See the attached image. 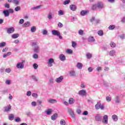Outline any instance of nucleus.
Returning a JSON list of instances; mask_svg holds the SVG:
<instances>
[{"label":"nucleus","mask_w":125,"mask_h":125,"mask_svg":"<svg viewBox=\"0 0 125 125\" xmlns=\"http://www.w3.org/2000/svg\"><path fill=\"white\" fill-rule=\"evenodd\" d=\"M20 1V0H13V2L15 4H16L18 5V4H19V2Z\"/></svg>","instance_id":"a19ab883"},{"label":"nucleus","mask_w":125,"mask_h":125,"mask_svg":"<svg viewBox=\"0 0 125 125\" xmlns=\"http://www.w3.org/2000/svg\"><path fill=\"white\" fill-rule=\"evenodd\" d=\"M31 105L32 107H36L37 106V102L33 101L31 103Z\"/></svg>","instance_id":"49530a36"},{"label":"nucleus","mask_w":125,"mask_h":125,"mask_svg":"<svg viewBox=\"0 0 125 125\" xmlns=\"http://www.w3.org/2000/svg\"><path fill=\"white\" fill-rule=\"evenodd\" d=\"M19 37V34H14L12 35V39H17Z\"/></svg>","instance_id":"c9c22d12"},{"label":"nucleus","mask_w":125,"mask_h":125,"mask_svg":"<svg viewBox=\"0 0 125 125\" xmlns=\"http://www.w3.org/2000/svg\"><path fill=\"white\" fill-rule=\"evenodd\" d=\"M32 95L33 97H34V98H38L39 96V95H38L37 93H32Z\"/></svg>","instance_id":"3c124183"},{"label":"nucleus","mask_w":125,"mask_h":125,"mask_svg":"<svg viewBox=\"0 0 125 125\" xmlns=\"http://www.w3.org/2000/svg\"><path fill=\"white\" fill-rule=\"evenodd\" d=\"M88 13V11H87L82 10L80 14L82 16H85V15H86V14H87Z\"/></svg>","instance_id":"b1692460"},{"label":"nucleus","mask_w":125,"mask_h":125,"mask_svg":"<svg viewBox=\"0 0 125 125\" xmlns=\"http://www.w3.org/2000/svg\"><path fill=\"white\" fill-rule=\"evenodd\" d=\"M59 59L61 61H65L66 60V57L63 54H61L59 56Z\"/></svg>","instance_id":"4468645a"},{"label":"nucleus","mask_w":125,"mask_h":125,"mask_svg":"<svg viewBox=\"0 0 125 125\" xmlns=\"http://www.w3.org/2000/svg\"><path fill=\"white\" fill-rule=\"evenodd\" d=\"M10 110H11V105L10 104L4 107V112L8 113V112H10Z\"/></svg>","instance_id":"9b49d317"},{"label":"nucleus","mask_w":125,"mask_h":125,"mask_svg":"<svg viewBox=\"0 0 125 125\" xmlns=\"http://www.w3.org/2000/svg\"><path fill=\"white\" fill-rule=\"evenodd\" d=\"M86 56L88 59H90L92 57V55L89 53H87L86 54Z\"/></svg>","instance_id":"e433bc0d"},{"label":"nucleus","mask_w":125,"mask_h":125,"mask_svg":"<svg viewBox=\"0 0 125 125\" xmlns=\"http://www.w3.org/2000/svg\"><path fill=\"white\" fill-rule=\"evenodd\" d=\"M7 50H8V47H6L2 49V52H6V51H7Z\"/></svg>","instance_id":"6e6d98bb"},{"label":"nucleus","mask_w":125,"mask_h":125,"mask_svg":"<svg viewBox=\"0 0 125 125\" xmlns=\"http://www.w3.org/2000/svg\"><path fill=\"white\" fill-rule=\"evenodd\" d=\"M72 47H76V46H77V43H76V42H72Z\"/></svg>","instance_id":"5fc2aeb1"},{"label":"nucleus","mask_w":125,"mask_h":125,"mask_svg":"<svg viewBox=\"0 0 125 125\" xmlns=\"http://www.w3.org/2000/svg\"><path fill=\"white\" fill-rule=\"evenodd\" d=\"M31 78L32 80H33V81H35V82H38V81H39V79L38 78V77L35 75H32L31 76Z\"/></svg>","instance_id":"2f4dec72"},{"label":"nucleus","mask_w":125,"mask_h":125,"mask_svg":"<svg viewBox=\"0 0 125 125\" xmlns=\"http://www.w3.org/2000/svg\"><path fill=\"white\" fill-rule=\"evenodd\" d=\"M11 55V52H8L6 54H4L3 55V58H6V57Z\"/></svg>","instance_id":"c756f323"},{"label":"nucleus","mask_w":125,"mask_h":125,"mask_svg":"<svg viewBox=\"0 0 125 125\" xmlns=\"http://www.w3.org/2000/svg\"><path fill=\"white\" fill-rule=\"evenodd\" d=\"M88 42H95V39L92 36H90L88 38Z\"/></svg>","instance_id":"4be33fe9"},{"label":"nucleus","mask_w":125,"mask_h":125,"mask_svg":"<svg viewBox=\"0 0 125 125\" xmlns=\"http://www.w3.org/2000/svg\"><path fill=\"white\" fill-rule=\"evenodd\" d=\"M58 26L59 28H62L63 27V24L61 22H59L58 24Z\"/></svg>","instance_id":"052dcab7"},{"label":"nucleus","mask_w":125,"mask_h":125,"mask_svg":"<svg viewBox=\"0 0 125 125\" xmlns=\"http://www.w3.org/2000/svg\"><path fill=\"white\" fill-rule=\"evenodd\" d=\"M78 34L80 35V36H83V31L82 29L79 30L78 31Z\"/></svg>","instance_id":"09e8293b"},{"label":"nucleus","mask_w":125,"mask_h":125,"mask_svg":"<svg viewBox=\"0 0 125 125\" xmlns=\"http://www.w3.org/2000/svg\"><path fill=\"white\" fill-rule=\"evenodd\" d=\"M6 45V42H0V48H2V47H4Z\"/></svg>","instance_id":"7c9ffc66"},{"label":"nucleus","mask_w":125,"mask_h":125,"mask_svg":"<svg viewBox=\"0 0 125 125\" xmlns=\"http://www.w3.org/2000/svg\"><path fill=\"white\" fill-rule=\"evenodd\" d=\"M51 32L53 36L59 37L60 40H62V39H63V37L61 36V34L60 33V32L59 31L56 30H53L51 31Z\"/></svg>","instance_id":"f03ea898"},{"label":"nucleus","mask_w":125,"mask_h":125,"mask_svg":"<svg viewBox=\"0 0 125 125\" xmlns=\"http://www.w3.org/2000/svg\"><path fill=\"white\" fill-rule=\"evenodd\" d=\"M42 34L44 35V36H45L46 35H47V30H44L43 31V32H42Z\"/></svg>","instance_id":"13d9d810"},{"label":"nucleus","mask_w":125,"mask_h":125,"mask_svg":"<svg viewBox=\"0 0 125 125\" xmlns=\"http://www.w3.org/2000/svg\"><path fill=\"white\" fill-rule=\"evenodd\" d=\"M4 7H6V8H9L10 7V6H9V4L5 3L4 4Z\"/></svg>","instance_id":"69168bd1"},{"label":"nucleus","mask_w":125,"mask_h":125,"mask_svg":"<svg viewBox=\"0 0 125 125\" xmlns=\"http://www.w3.org/2000/svg\"><path fill=\"white\" fill-rule=\"evenodd\" d=\"M97 6L99 9H103L104 8V4L101 1H99L97 3Z\"/></svg>","instance_id":"423d86ee"},{"label":"nucleus","mask_w":125,"mask_h":125,"mask_svg":"<svg viewBox=\"0 0 125 125\" xmlns=\"http://www.w3.org/2000/svg\"><path fill=\"white\" fill-rule=\"evenodd\" d=\"M36 31H37V27L36 26H33L31 27L30 32H31V33H35Z\"/></svg>","instance_id":"393cba45"},{"label":"nucleus","mask_w":125,"mask_h":125,"mask_svg":"<svg viewBox=\"0 0 125 125\" xmlns=\"http://www.w3.org/2000/svg\"><path fill=\"white\" fill-rule=\"evenodd\" d=\"M63 79H64V77L60 76V77L56 79L55 81H56V83H61V82H62V81H63Z\"/></svg>","instance_id":"f8f14e48"},{"label":"nucleus","mask_w":125,"mask_h":125,"mask_svg":"<svg viewBox=\"0 0 125 125\" xmlns=\"http://www.w3.org/2000/svg\"><path fill=\"white\" fill-rule=\"evenodd\" d=\"M70 9L73 11H75V10H77V6L75 5H70Z\"/></svg>","instance_id":"6ab92c4d"},{"label":"nucleus","mask_w":125,"mask_h":125,"mask_svg":"<svg viewBox=\"0 0 125 125\" xmlns=\"http://www.w3.org/2000/svg\"><path fill=\"white\" fill-rule=\"evenodd\" d=\"M24 21V19H21V20H20L19 23H20V24H23Z\"/></svg>","instance_id":"0e129e2a"},{"label":"nucleus","mask_w":125,"mask_h":125,"mask_svg":"<svg viewBox=\"0 0 125 125\" xmlns=\"http://www.w3.org/2000/svg\"><path fill=\"white\" fill-rule=\"evenodd\" d=\"M53 63H54V59L53 58H50L48 60L47 64L49 67H52Z\"/></svg>","instance_id":"0eeeda50"},{"label":"nucleus","mask_w":125,"mask_h":125,"mask_svg":"<svg viewBox=\"0 0 125 125\" xmlns=\"http://www.w3.org/2000/svg\"><path fill=\"white\" fill-rule=\"evenodd\" d=\"M31 94H32V92H31V91H28L27 92V93H26L27 96H31Z\"/></svg>","instance_id":"680f3d73"},{"label":"nucleus","mask_w":125,"mask_h":125,"mask_svg":"<svg viewBox=\"0 0 125 125\" xmlns=\"http://www.w3.org/2000/svg\"><path fill=\"white\" fill-rule=\"evenodd\" d=\"M70 0H65L63 2L64 5H66L67 4H69L70 3Z\"/></svg>","instance_id":"de8ad7c7"},{"label":"nucleus","mask_w":125,"mask_h":125,"mask_svg":"<svg viewBox=\"0 0 125 125\" xmlns=\"http://www.w3.org/2000/svg\"><path fill=\"white\" fill-rule=\"evenodd\" d=\"M88 71L89 73L92 72V71H93V69H92V67H89L88 68Z\"/></svg>","instance_id":"338daca9"},{"label":"nucleus","mask_w":125,"mask_h":125,"mask_svg":"<svg viewBox=\"0 0 125 125\" xmlns=\"http://www.w3.org/2000/svg\"><path fill=\"white\" fill-rule=\"evenodd\" d=\"M42 8V5H40L37 6L32 7L31 9V10H39V9H41Z\"/></svg>","instance_id":"ddd939ff"},{"label":"nucleus","mask_w":125,"mask_h":125,"mask_svg":"<svg viewBox=\"0 0 125 125\" xmlns=\"http://www.w3.org/2000/svg\"><path fill=\"white\" fill-rule=\"evenodd\" d=\"M113 121H114V122H117L118 121V116L116 115H112V117Z\"/></svg>","instance_id":"473e14b6"},{"label":"nucleus","mask_w":125,"mask_h":125,"mask_svg":"<svg viewBox=\"0 0 125 125\" xmlns=\"http://www.w3.org/2000/svg\"><path fill=\"white\" fill-rule=\"evenodd\" d=\"M60 123L61 125H66V122L63 119H62L60 121Z\"/></svg>","instance_id":"79ce46f5"},{"label":"nucleus","mask_w":125,"mask_h":125,"mask_svg":"<svg viewBox=\"0 0 125 125\" xmlns=\"http://www.w3.org/2000/svg\"><path fill=\"white\" fill-rule=\"evenodd\" d=\"M53 112V110L52 109H48L45 111V113L47 115H51Z\"/></svg>","instance_id":"5701e85b"},{"label":"nucleus","mask_w":125,"mask_h":125,"mask_svg":"<svg viewBox=\"0 0 125 125\" xmlns=\"http://www.w3.org/2000/svg\"><path fill=\"white\" fill-rule=\"evenodd\" d=\"M58 116V115L57 113H56V114L53 115L51 117V120H52V121H55V120H56V118H57Z\"/></svg>","instance_id":"cd10ccee"},{"label":"nucleus","mask_w":125,"mask_h":125,"mask_svg":"<svg viewBox=\"0 0 125 125\" xmlns=\"http://www.w3.org/2000/svg\"><path fill=\"white\" fill-rule=\"evenodd\" d=\"M8 119L10 121H13L14 120V115L13 114H9Z\"/></svg>","instance_id":"bb28decb"},{"label":"nucleus","mask_w":125,"mask_h":125,"mask_svg":"<svg viewBox=\"0 0 125 125\" xmlns=\"http://www.w3.org/2000/svg\"><path fill=\"white\" fill-rule=\"evenodd\" d=\"M30 25L31 22H30V21H26L23 24L22 27L23 28H28V27H30Z\"/></svg>","instance_id":"dca6fc26"},{"label":"nucleus","mask_w":125,"mask_h":125,"mask_svg":"<svg viewBox=\"0 0 125 125\" xmlns=\"http://www.w3.org/2000/svg\"><path fill=\"white\" fill-rule=\"evenodd\" d=\"M106 100L107 102H110L111 101V97L107 96L106 97Z\"/></svg>","instance_id":"bf43d9fd"},{"label":"nucleus","mask_w":125,"mask_h":125,"mask_svg":"<svg viewBox=\"0 0 125 125\" xmlns=\"http://www.w3.org/2000/svg\"><path fill=\"white\" fill-rule=\"evenodd\" d=\"M47 18L48 19H49V20L52 19V13L51 12L49 13L47 16Z\"/></svg>","instance_id":"4c0bfd02"},{"label":"nucleus","mask_w":125,"mask_h":125,"mask_svg":"<svg viewBox=\"0 0 125 125\" xmlns=\"http://www.w3.org/2000/svg\"><path fill=\"white\" fill-rule=\"evenodd\" d=\"M32 46H34V51L36 53H39L40 51H41V48H40V46H39V42H33L32 43Z\"/></svg>","instance_id":"f257e3e1"},{"label":"nucleus","mask_w":125,"mask_h":125,"mask_svg":"<svg viewBox=\"0 0 125 125\" xmlns=\"http://www.w3.org/2000/svg\"><path fill=\"white\" fill-rule=\"evenodd\" d=\"M78 94L81 96H85L86 95V91L85 90H81L79 91Z\"/></svg>","instance_id":"1a4fd4ad"},{"label":"nucleus","mask_w":125,"mask_h":125,"mask_svg":"<svg viewBox=\"0 0 125 125\" xmlns=\"http://www.w3.org/2000/svg\"><path fill=\"white\" fill-rule=\"evenodd\" d=\"M95 120L96 122H102V115L97 114L95 116Z\"/></svg>","instance_id":"20e7f679"},{"label":"nucleus","mask_w":125,"mask_h":125,"mask_svg":"<svg viewBox=\"0 0 125 125\" xmlns=\"http://www.w3.org/2000/svg\"><path fill=\"white\" fill-rule=\"evenodd\" d=\"M38 67H39V65H38V64H37V63H34V64H33V67H34V68L35 70H37V69H38Z\"/></svg>","instance_id":"603ef678"},{"label":"nucleus","mask_w":125,"mask_h":125,"mask_svg":"<svg viewBox=\"0 0 125 125\" xmlns=\"http://www.w3.org/2000/svg\"><path fill=\"white\" fill-rule=\"evenodd\" d=\"M97 7V4H94L91 6V8L92 10H95Z\"/></svg>","instance_id":"58836bf2"},{"label":"nucleus","mask_w":125,"mask_h":125,"mask_svg":"<svg viewBox=\"0 0 125 125\" xmlns=\"http://www.w3.org/2000/svg\"><path fill=\"white\" fill-rule=\"evenodd\" d=\"M115 28H116V26H115V25H111L108 27V29L111 30H114Z\"/></svg>","instance_id":"ea45409f"},{"label":"nucleus","mask_w":125,"mask_h":125,"mask_svg":"<svg viewBox=\"0 0 125 125\" xmlns=\"http://www.w3.org/2000/svg\"><path fill=\"white\" fill-rule=\"evenodd\" d=\"M96 70L98 72H100L101 71H102V68L101 67H98L96 68Z\"/></svg>","instance_id":"e2e57ef3"},{"label":"nucleus","mask_w":125,"mask_h":125,"mask_svg":"<svg viewBox=\"0 0 125 125\" xmlns=\"http://www.w3.org/2000/svg\"><path fill=\"white\" fill-rule=\"evenodd\" d=\"M69 76L70 77H76L77 74H76V71L74 70H71L69 71Z\"/></svg>","instance_id":"2eb2a0df"},{"label":"nucleus","mask_w":125,"mask_h":125,"mask_svg":"<svg viewBox=\"0 0 125 125\" xmlns=\"http://www.w3.org/2000/svg\"><path fill=\"white\" fill-rule=\"evenodd\" d=\"M3 13L5 17H8V16H9V12L8 11V10H4L3 11Z\"/></svg>","instance_id":"a211bd4d"},{"label":"nucleus","mask_w":125,"mask_h":125,"mask_svg":"<svg viewBox=\"0 0 125 125\" xmlns=\"http://www.w3.org/2000/svg\"><path fill=\"white\" fill-rule=\"evenodd\" d=\"M101 105V103H97V104L95 105V109L96 110H99V109H100Z\"/></svg>","instance_id":"c85d7f7f"},{"label":"nucleus","mask_w":125,"mask_h":125,"mask_svg":"<svg viewBox=\"0 0 125 125\" xmlns=\"http://www.w3.org/2000/svg\"><path fill=\"white\" fill-rule=\"evenodd\" d=\"M109 54L110 56H115V55H116V51L114 50H111L109 52Z\"/></svg>","instance_id":"412c9836"},{"label":"nucleus","mask_w":125,"mask_h":125,"mask_svg":"<svg viewBox=\"0 0 125 125\" xmlns=\"http://www.w3.org/2000/svg\"><path fill=\"white\" fill-rule=\"evenodd\" d=\"M48 102L49 103H51V104H53L54 103H57V101L55 99H49L48 100Z\"/></svg>","instance_id":"aec40b11"},{"label":"nucleus","mask_w":125,"mask_h":125,"mask_svg":"<svg viewBox=\"0 0 125 125\" xmlns=\"http://www.w3.org/2000/svg\"><path fill=\"white\" fill-rule=\"evenodd\" d=\"M58 14L59 16H61L62 15H64V11L63 10H59L58 11Z\"/></svg>","instance_id":"f704fd0d"},{"label":"nucleus","mask_w":125,"mask_h":125,"mask_svg":"<svg viewBox=\"0 0 125 125\" xmlns=\"http://www.w3.org/2000/svg\"><path fill=\"white\" fill-rule=\"evenodd\" d=\"M103 123L105 125L108 124V115H104L103 117Z\"/></svg>","instance_id":"6e6552de"},{"label":"nucleus","mask_w":125,"mask_h":125,"mask_svg":"<svg viewBox=\"0 0 125 125\" xmlns=\"http://www.w3.org/2000/svg\"><path fill=\"white\" fill-rule=\"evenodd\" d=\"M83 63L81 62H78L77 64V67L78 69H83Z\"/></svg>","instance_id":"a878e982"},{"label":"nucleus","mask_w":125,"mask_h":125,"mask_svg":"<svg viewBox=\"0 0 125 125\" xmlns=\"http://www.w3.org/2000/svg\"><path fill=\"white\" fill-rule=\"evenodd\" d=\"M98 34L99 36H100L101 37H102V36H103V35H104L103 31L99 30L98 32Z\"/></svg>","instance_id":"c03bdc74"},{"label":"nucleus","mask_w":125,"mask_h":125,"mask_svg":"<svg viewBox=\"0 0 125 125\" xmlns=\"http://www.w3.org/2000/svg\"><path fill=\"white\" fill-rule=\"evenodd\" d=\"M75 100L73 98H70L68 100V103L70 105H72V104H74V103H75Z\"/></svg>","instance_id":"f3484780"},{"label":"nucleus","mask_w":125,"mask_h":125,"mask_svg":"<svg viewBox=\"0 0 125 125\" xmlns=\"http://www.w3.org/2000/svg\"><path fill=\"white\" fill-rule=\"evenodd\" d=\"M25 61H22V62H19L17 63L16 67L18 69H23L24 68V64Z\"/></svg>","instance_id":"7ed1b4c3"},{"label":"nucleus","mask_w":125,"mask_h":125,"mask_svg":"<svg viewBox=\"0 0 125 125\" xmlns=\"http://www.w3.org/2000/svg\"><path fill=\"white\" fill-rule=\"evenodd\" d=\"M15 121L16 123H20V122H21V119L19 117H17L15 119Z\"/></svg>","instance_id":"a18cd8bd"},{"label":"nucleus","mask_w":125,"mask_h":125,"mask_svg":"<svg viewBox=\"0 0 125 125\" xmlns=\"http://www.w3.org/2000/svg\"><path fill=\"white\" fill-rule=\"evenodd\" d=\"M33 58L34 59H38V58H39V56L37 54H34L33 56Z\"/></svg>","instance_id":"864d4df0"},{"label":"nucleus","mask_w":125,"mask_h":125,"mask_svg":"<svg viewBox=\"0 0 125 125\" xmlns=\"http://www.w3.org/2000/svg\"><path fill=\"white\" fill-rule=\"evenodd\" d=\"M110 45L111 46V47H112L113 48H114V47H116V43L114 42H111Z\"/></svg>","instance_id":"37998d69"},{"label":"nucleus","mask_w":125,"mask_h":125,"mask_svg":"<svg viewBox=\"0 0 125 125\" xmlns=\"http://www.w3.org/2000/svg\"><path fill=\"white\" fill-rule=\"evenodd\" d=\"M65 52L67 53L68 54H72L73 53V50L71 49H67L66 51Z\"/></svg>","instance_id":"72a5a7b5"},{"label":"nucleus","mask_w":125,"mask_h":125,"mask_svg":"<svg viewBox=\"0 0 125 125\" xmlns=\"http://www.w3.org/2000/svg\"><path fill=\"white\" fill-rule=\"evenodd\" d=\"M8 10L9 13H13L14 12V10L12 9H9Z\"/></svg>","instance_id":"774afa93"},{"label":"nucleus","mask_w":125,"mask_h":125,"mask_svg":"<svg viewBox=\"0 0 125 125\" xmlns=\"http://www.w3.org/2000/svg\"><path fill=\"white\" fill-rule=\"evenodd\" d=\"M14 31H15V29L13 27L8 28L7 29V34H13V33H14Z\"/></svg>","instance_id":"9d476101"},{"label":"nucleus","mask_w":125,"mask_h":125,"mask_svg":"<svg viewBox=\"0 0 125 125\" xmlns=\"http://www.w3.org/2000/svg\"><path fill=\"white\" fill-rule=\"evenodd\" d=\"M5 73H7L8 74H9L10 72H11V69L8 68H6L5 70Z\"/></svg>","instance_id":"8fccbe9b"},{"label":"nucleus","mask_w":125,"mask_h":125,"mask_svg":"<svg viewBox=\"0 0 125 125\" xmlns=\"http://www.w3.org/2000/svg\"><path fill=\"white\" fill-rule=\"evenodd\" d=\"M67 111L69 115L71 116V117L73 118V119H75V118H76V116L75 115V113H74V111L73 110V109L68 108Z\"/></svg>","instance_id":"39448f33"},{"label":"nucleus","mask_w":125,"mask_h":125,"mask_svg":"<svg viewBox=\"0 0 125 125\" xmlns=\"http://www.w3.org/2000/svg\"><path fill=\"white\" fill-rule=\"evenodd\" d=\"M21 9V7L20 6H17L15 8V10L16 11H19Z\"/></svg>","instance_id":"4d7b16f0"}]
</instances>
